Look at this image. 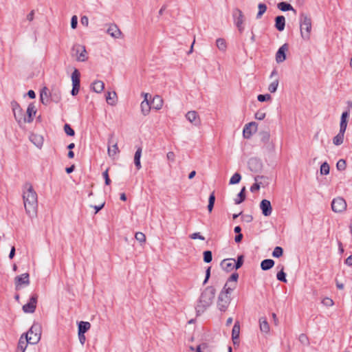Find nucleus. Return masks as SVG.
Instances as JSON below:
<instances>
[{
    "instance_id": "f257e3e1",
    "label": "nucleus",
    "mask_w": 352,
    "mask_h": 352,
    "mask_svg": "<svg viewBox=\"0 0 352 352\" xmlns=\"http://www.w3.org/2000/svg\"><path fill=\"white\" fill-rule=\"evenodd\" d=\"M23 188V199L25 212L30 218H33L37 214V194L34 190L32 185L29 182H26Z\"/></svg>"
},
{
    "instance_id": "f03ea898",
    "label": "nucleus",
    "mask_w": 352,
    "mask_h": 352,
    "mask_svg": "<svg viewBox=\"0 0 352 352\" xmlns=\"http://www.w3.org/2000/svg\"><path fill=\"white\" fill-rule=\"evenodd\" d=\"M216 289L212 286H208L201 292L198 300L196 311L198 315L204 313L212 303L214 298Z\"/></svg>"
},
{
    "instance_id": "7ed1b4c3",
    "label": "nucleus",
    "mask_w": 352,
    "mask_h": 352,
    "mask_svg": "<svg viewBox=\"0 0 352 352\" xmlns=\"http://www.w3.org/2000/svg\"><path fill=\"white\" fill-rule=\"evenodd\" d=\"M300 34L302 39L308 41L311 32V19L305 12H301L299 16Z\"/></svg>"
},
{
    "instance_id": "20e7f679",
    "label": "nucleus",
    "mask_w": 352,
    "mask_h": 352,
    "mask_svg": "<svg viewBox=\"0 0 352 352\" xmlns=\"http://www.w3.org/2000/svg\"><path fill=\"white\" fill-rule=\"evenodd\" d=\"M41 325L38 322H34L29 331L23 335L24 337L27 336L29 344H36L41 339Z\"/></svg>"
},
{
    "instance_id": "39448f33",
    "label": "nucleus",
    "mask_w": 352,
    "mask_h": 352,
    "mask_svg": "<svg viewBox=\"0 0 352 352\" xmlns=\"http://www.w3.org/2000/svg\"><path fill=\"white\" fill-rule=\"evenodd\" d=\"M72 55L76 56V60L80 62H85L87 60V53L84 45L75 44L72 48Z\"/></svg>"
},
{
    "instance_id": "423d86ee",
    "label": "nucleus",
    "mask_w": 352,
    "mask_h": 352,
    "mask_svg": "<svg viewBox=\"0 0 352 352\" xmlns=\"http://www.w3.org/2000/svg\"><path fill=\"white\" fill-rule=\"evenodd\" d=\"M16 121L21 124L25 123V115L19 104L16 100H12L10 103Z\"/></svg>"
},
{
    "instance_id": "0eeeda50",
    "label": "nucleus",
    "mask_w": 352,
    "mask_h": 352,
    "mask_svg": "<svg viewBox=\"0 0 352 352\" xmlns=\"http://www.w3.org/2000/svg\"><path fill=\"white\" fill-rule=\"evenodd\" d=\"M72 89L71 94L75 96L78 94L80 86V74L77 69H75L72 74Z\"/></svg>"
},
{
    "instance_id": "6e6552de",
    "label": "nucleus",
    "mask_w": 352,
    "mask_h": 352,
    "mask_svg": "<svg viewBox=\"0 0 352 352\" xmlns=\"http://www.w3.org/2000/svg\"><path fill=\"white\" fill-rule=\"evenodd\" d=\"M346 201L341 197L334 198L331 202L332 210L337 213L344 212L346 209Z\"/></svg>"
},
{
    "instance_id": "1a4fd4ad",
    "label": "nucleus",
    "mask_w": 352,
    "mask_h": 352,
    "mask_svg": "<svg viewBox=\"0 0 352 352\" xmlns=\"http://www.w3.org/2000/svg\"><path fill=\"white\" fill-rule=\"evenodd\" d=\"M231 301L230 295H227L224 292H220L218 296L217 307L218 309L223 312H225Z\"/></svg>"
},
{
    "instance_id": "9d476101",
    "label": "nucleus",
    "mask_w": 352,
    "mask_h": 352,
    "mask_svg": "<svg viewBox=\"0 0 352 352\" xmlns=\"http://www.w3.org/2000/svg\"><path fill=\"white\" fill-rule=\"evenodd\" d=\"M37 300L38 295L36 294H32L30 298L29 302L23 306V311L27 314H33L36 308Z\"/></svg>"
},
{
    "instance_id": "9b49d317",
    "label": "nucleus",
    "mask_w": 352,
    "mask_h": 352,
    "mask_svg": "<svg viewBox=\"0 0 352 352\" xmlns=\"http://www.w3.org/2000/svg\"><path fill=\"white\" fill-rule=\"evenodd\" d=\"M233 18L234 19V23L237 27L239 31L242 32L244 30V27L243 25L244 21V15L242 11L239 8H235L233 10Z\"/></svg>"
},
{
    "instance_id": "f8f14e48",
    "label": "nucleus",
    "mask_w": 352,
    "mask_h": 352,
    "mask_svg": "<svg viewBox=\"0 0 352 352\" xmlns=\"http://www.w3.org/2000/svg\"><path fill=\"white\" fill-rule=\"evenodd\" d=\"M113 134H111L108 139V148L107 153L111 158H114V156L120 153L117 142H113L112 140Z\"/></svg>"
},
{
    "instance_id": "ddd939ff",
    "label": "nucleus",
    "mask_w": 352,
    "mask_h": 352,
    "mask_svg": "<svg viewBox=\"0 0 352 352\" xmlns=\"http://www.w3.org/2000/svg\"><path fill=\"white\" fill-rule=\"evenodd\" d=\"M30 276L28 273H24L20 276L15 277V286L16 289H20L22 285H28L30 284Z\"/></svg>"
},
{
    "instance_id": "4468645a",
    "label": "nucleus",
    "mask_w": 352,
    "mask_h": 352,
    "mask_svg": "<svg viewBox=\"0 0 352 352\" xmlns=\"http://www.w3.org/2000/svg\"><path fill=\"white\" fill-rule=\"evenodd\" d=\"M257 123L251 122L245 125L243 131V135L246 139H250L252 135V129L256 132L257 129Z\"/></svg>"
},
{
    "instance_id": "2eb2a0df",
    "label": "nucleus",
    "mask_w": 352,
    "mask_h": 352,
    "mask_svg": "<svg viewBox=\"0 0 352 352\" xmlns=\"http://www.w3.org/2000/svg\"><path fill=\"white\" fill-rule=\"evenodd\" d=\"M288 50L287 43L283 44L276 54V61L278 63H283L286 60V52Z\"/></svg>"
},
{
    "instance_id": "dca6fc26",
    "label": "nucleus",
    "mask_w": 352,
    "mask_h": 352,
    "mask_svg": "<svg viewBox=\"0 0 352 352\" xmlns=\"http://www.w3.org/2000/svg\"><path fill=\"white\" fill-rule=\"evenodd\" d=\"M260 208L262 210V214L268 217L272 214V207L271 203L267 199H263L260 203Z\"/></svg>"
},
{
    "instance_id": "f3484780",
    "label": "nucleus",
    "mask_w": 352,
    "mask_h": 352,
    "mask_svg": "<svg viewBox=\"0 0 352 352\" xmlns=\"http://www.w3.org/2000/svg\"><path fill=\"white\" fill-rule=\"evenodd\" d=\"M36 113V107L34 103H30L27 109V116H25V123L32 122L34 120V117Z\"/></svg>"
},
{
    "instance_id": "a211bd4d",
    "label": "nucleus",
    "mask_w": 352,
    "mask_h": 352,
    "mask_svg": "<svg viewBox=\"0 0 352 352\" xmlns=\"http://www.w3.org/2000/svg\"><path fill=\"white\" fill-rule=\"evenodd\" d=\"M186 119L195 126H199L201 124L200 118L195 111H190L186 114Z\"/></svg>"
},
{
    "instance_id": "6ab92c4d",
    "label": "nucleus",
    "mask_w": 352,
    "mask_h": 352,
    "mask_svg": "<svg viewBox=\"0 0 352 352\" xmlns=\"http://www.w3.org/2000/svg\"><path fill=\"white\" fill-rule=\"evenodd\" d=\"M234 262H235V259H234V258H227V259H223L221 262L220 265H221V268L223 270H225V271L228 272H230L232 270L235 269Z\"/></svg>"
},
{
    "instance_id": "aec40b11",
    "label": "nucleus",
    "mask_w": 352,
    "mask_h": 352,
    "mask_svg": "<svg viewBox=\"0 0 352 352\" xmlns=\"http://www.w3.org/2000/svg\"><path fill=\"white\" fill-rule=\"evenodd\" d=\"M144 100L141 102V111L144 116H146L150 113L151 104L148 100V94H144Z\"/></svg>"
},
{
    "instance_id": "412c9836",
    "label": "nucleus",
    "mask_w": 352,
    "mask_h": 352,
    "mask_svg": "<svg viewBox=\"0 0 352 352\" xmlns=\"http://www.w3.org/2000/svg\"><path fill=\"white\" fill-rule=\"evenodd\" d=\"M107 32L115 38H120L122 34L120 30L116 24H111L108 28Z\"/></svg>"
},
{
    "instance_id": "4be33fe9",
    "label": "nucleus",
    "mask_w": 352,
    "mask_h": 352,
    "mask_svg": "<svg viewBox=\"0 0 352 352\" xmlns=\"http://www.w3.org/2000/svg\"><path fill=\"white\" fill-rule=\"evenodd\" d=\"M285 27V18L283 15L277 16L275 18V28L277 30L282 32Z\"/></svg>"
},
{
    "instance_id": "5701e85b",
    "label": "nucleus",
    "mask_w": 352,
    "mask_h": 352,
    "mask_svg": "<svg viewBox=\"0 0 352 352\" xmlns=\"http://www.w3.org/2000/svg\"><path fill=\"white\" fill-rule=\"evenodd\" d=\"M91 88L96 93H101L104 88V84L101 80H95L91 83Z\"/></svg>"
},
{
    "instance_id": "b1692460",
    "label": "nucleus",
    "mask_w": 352,
    "mask_h": 352,
    "mask_svg": "<svg viewBox=\"0 0 352 352\" xmlns=\"http://www.w3.org/2000/svg\"><path fill=\"white\" fill-rule=\"evenodd\" d=\"M277 8L283 12H287V11L291 10V11H293L295 14L296 13V10L294 9L292 6L287 2L282 1V2L278 3L277 5Z\"/></svg>"
},
{
    "instance_id": "393cba45",
    "label": "nucleus",
    "mask_w": 352,
    "mask_h": 352,
    "mask_svg": "<svg viewBox=\"0 0 352 352\" xmlns=\"http://www.w3.org/2000/svg\"><path fill=\"white\" fill-rule=\"evenodd\" d=\"M274 264H275V262L272 259H270V258L264 259L261 263V268L263 271H267V270H269L271 268H272L274 267Z\"/></svg>"
},
{
    "instance_id": "a878e982",
    "label": "nucleus",
    "mask_w": 352,
    "mask_h": 352,
    "mask_svg": "<svg viewBox=\"0 0 352 352\" xmlns=\"http://www.w3.org/2000/svg\"><path fill=\"white\" fill-rule=\"evenodd\" d=\"M142 147L139 146L134 155V164L137 168V170H140L142 168L141 162H140V158L142 155Z\"/></svg>"
},
{
    "instance_id": "bb28decb",
    "label": "nucleus",
    "mask_w": 352,
    "mask_h": 352,
    "mask_svg": "<svg viewBox=\"0 0 352 352\" xmlns=\"http://www.w3.org/2000/svg\"><path fill=\"white\" fill-rule=\"evenodd\" d=\"M260 330L265 333L270 332V325L266 318L262 317L259 319Z\"/></svg>"
},
{
    "instance_id": "cd10ccee",
    "label": "nucleus",
    "mask_w": 352,
    "mask_h": 352,
    "mask_svg": "<svg viewBox=\"0 0 352 352\" xmlns=\"http://www.w3.org/2000/svg\"><path fill=\"white\" fill-rule=\"evenodd\" d=\"M30 140L38 148L43 145V140L41 135L32 134L30 136Z\"/></svg>"
},
{
    "instance_id": "c85d7f7f",
    "label": "nucleus",
    "mask_w": 352,
    "mask_h": 352,
    "mask_svg": "<svg viewBox=\"0 0 352 352\" xmlns=\"http://www.w3.org/2000/svg\"><path fill=\"white\" fill-rule=\"evenodd\" d=\"M49 94H48V89L46 87H44L40 94V100L43 104L47 105L49 102Z\"/></svg>"
},
{
    "instance_id": "c756f323",
    "label": "nucleus",
    "mask_w": 352,
    "mask_h": 352,
    "mask_svg": "<svg viewBox=\"0 0 352 352\" xmlns=\"http://www.w3.org/2000/svg\"><path fill=\"white\" fill-rule=\"evenodd\" d=\"M28 344H29V342H28L27 336L24 337L23 335H22L19 340L17 348L19 350H21V352H24Z\"/></svg>"
},
{
    "instance_id": "7c9ffc66",
    "label": "nucleus",
    "mask_w": 352,
    "mask_h": 352,
    "mask_svg": "<svg viewBox=\"0 0 352 352\" xmlns=\"http://www.w3.org/2000/svg\"><path fill=\"white\" fill-rule=\"evenodd\" d=\"M91 327V324L89 322L80 321L78 324V332L85 333Z\"/></svg>"
},
{
    "instance_id": "2f4dec72",
    "label": "nucleus",
    "mask_w": 352,
    "mask_h": 352,
    "mask_svg": "<svg viewBox=\"0 0 352 352\" xmlns=\"http://www.w3.org/2000/svg\"><path fill=\"white\" fill-rule=\"evenodd\" d=\"M153 107L157 110L160 109L163 105V100L160 96H155L152 100Z\"/></svg>"
},
{
    "instance_id": "473e14b6",
    "label": "nucleus",
    "mask_w": 352,
    "mask_h": 352,
    "mask_svg": "<svg viewBox=\"0 0 352 352\" xmlns=\"http://www.w3.org/2000/svg\"><path fill=\"white\" fill-rule=\"evenodd\" d=\"M50 100L56 103H58L61 100V94L60 91L58 89L53 90L52 93L50 94Z\"/></svg>"
},
{
    "instance_id": "72a5a7b5",
    "label": "nucleus",
    "mask_w": 352,
    "mask_h": 352,
    "mask_svg": "<svg viewBox=\"0 0 352 352\" xmlns=\"http://www.w3.org/2000/svg\"><path fill=\"white\" fill-rule=\"evenodd\" d=\"M107 102L110 105H115L117 101V96L115 91L108 92L106 97Z\"/></svg>"
},
{
    "instance_id": "f704fd0d",
    "label": "nucleus",
    "mask_w": 352,
    "mask_h": 352,
    "mask_svg": "<svg viewBox=\"0 0 352 352\" xmlns=\"http://www.w3.org/2000/svg\"><path fill=\"white\" fill-rule=\"evenodd\" d=\"M240 324L239 321H236L232 331V338L237 340L239 338Z\"/></svg>"
},
{
    "instance_id": "c9c22d12",
    "label": "nucleus",
    "mask_w": 352,
    "mask_h": 352,
    "mask_svg": "<svg viewBox=\"0 0 352 352\" xmlns=\"http://www.w3.org/2000/svg\"><path fill=\"white\" fill-rule=\"evenodd\" d=\"M279 267L280 265L278 266V268ZM276 278L279 281L287 283L286 274L284 272V267L283 265L280 266V270L276 274Z\"/></svg>"
},
{
    "instance_id": "e433bc0d",
    "label": "nucleus",
    "mask_w": 352,
    "mask_h": 352,
    "mask_svg": "<svg viewBox=\"0 0 352 352\" xmlns=\"http://www.w3.org/2000/svg\"><path fill=\"white\" fill-rule=\"evenodd\" d=\"M238 198L234 199L235 204H240L245 199V187H243L237 195Z\"/></svg>"
},
{
    "instance_id": "4c0bfd02",
    "label": "nucleus",
    "mask_w": 352,
    "mask_h": 352,
    "mask_svg": "<svg viewBox=\"0 0 352 352\" xmlns=\"http://www.w3.org/2000/svg\"><path fill=\"white\" fill-rule=\"evenodd\" d=\"M258 13L256 14V19H259L262 17L263 14L266 12L267 10V6L263 3H260L258 5Z\"/></svg>"
},
{
    "instance_id": "58836bf2",
    "label": "nucleus",
    "mask_w": 352,
    "mask_h": 352,
    "mask_svg": "<svg viewBox=\"0 0 352 352\" xmlns=\"http://www.w3.org/2000/svg\"><path fill=\"white\" fill-rule=\"evenodd\" d=\"M216 45L218 49L222 52L226 51L227 45L225 39L219 38L216 41Z\"/></svg>"
},
{
    "instance_id": "ea45409f",
    "label": "nucleus",
    "mask_w": 352,
    "mask_h": 352,
    "mask_svg": "<svg viewBox=\"0 0 352 352\" xmlns=\"http://www.w3.org/2000/svg\"><path fill=\"white\" fill-rule=\"evenodd\" d=\"M215 202V195L214 192H212L208 198V210L209 212H211L212 211V209L214 208Z\"/></svg>"
},
{
    "instance_id": "a19ab883",
    "label": "nucleus",
    "mask_w": 352,
    "mask_h": 352,
    "mask_svg": "<svg viewBox=\"0 0 352 352\" xmlns=\"http://www.w3.org/2000/svg\"><path fill=\"white\" fill-rule=\"evenodd\" d=\"M204 261L206 263H210L212 260V253L210 250H206L203 253Z\"/></svg>"
},
{
    "instance_id": "79ce46f5",
    "label": "nucleus",
    "mask_w": 352,
    "mask_h": 352,
    "mask_svg": "<svg viewBox=\"0 0 352 352\" xmlns=\"http://www.w3.org/2000/svg\"><path fill=\"white\" fill-rule=\"evenodd\" d=\"M349 117V111H344L341 115L340 125L347 126V123H348L347 119Z\"/></svg>"
},
{
    "instance_id": "37998d69",
    "label": "nucleus",
    "mask_w": 352,
    "mask_h": 352,
    "mask_svg": "<svg viewBox=\"0 0 352 352\" xmlns=\"http://www.w3.org/2000/svg\"><path fill=\"white\" fill-rule=\"evenodd\" d=\"M329 165L327 162L322 163L320 166V172L321 175H327L329 173Z\"/></svg>"
},
{
    "instance_id": "c03bdc74",
    "label": "nucleus",
    "mask_w": 352,
    "mask_h": 352,
    "mask_svg": "<svg viewBox=\"0 0 352 352\" xmlns=\"http://www.w3.org/2000/svg\"><path fill=\"white\" fill-rule=\"evenodd\" d=\"M344 135L338 133L333 139V143L336 145H340L343 143Z\"/></svg>"
},
{
    "instance_id": "a18cd8bd",
    "label": "nucleus",
    "mask_w": 352,
    "mask_h": 352,
    "mask_svg": "<svg viewBox=\"0 0 352 352\" xmlns=\"http://www.w3.org/2000/svg\"><path fill=\"white\" fill-rule=\"evenodd\" d=\"M260 165L259 161L256 158H251L248 162V166L251 170L257 168Z\"/></svg>"
},
{
    "instance_id": "49530a36",
    "label": "nucleus",
    "mask_w": 352,
    "mask_h": 352,
    "mask_svg": "<svg viewBox=\"0 0 352 352\" xmlns=\"http://www.w3.org/2000/svg\"><path fill=\"white\" fill-rule=\"evenodd\" d=\"M278 82L279 81L278 78L272 82L268 86L269 91L271 93L276 92L278 86Z\"/></svg>"
},
{
    "instance_id": "de8ad7c7",
    "label": "nucleus",
    "mask_w": 352,
    "mask_h": 352,
    "mask_svg": "<svg viewBox=\"0 0 352 352\" xmlns=\"http://www.w3.org/2000/svg\"><path fill=\"white\" fill-rule=\"evenodd\" d=\"M241 179V175L239 173H236L230 178L229 184H236L240 182Z\"/></svg>"
},
{
    "instance_id": "09e8293b",
    "label": "nucleus",
    "mask_w": 352,
    "mask_h": 352,
    "mask_svg": "<svg viewBox=\"0 0 352 352\" xmlns=\"http://www.w3.org/2000/svg\"><path fill=\"white\" fill-rule=\"evenodd\" d=\"M283 254V249L280 246H276L272 252V256L275 258H279Z\"/></svg>"
},
{
    "instance_id": "8fccbe9b",
    "label": "nucleus",
    "mask_w": 352,
    "mask_h": 352,
    "mask_svg": "<svg viewBox=\"0 0 352 352\" xmlns=\"http://www.w3.org/2000/svg\"><path fill=\"white\" fill-rule=\"evenodd\" d=\"M244 256L243 255H239L237 256V260L234 262V267L236 270L239 269L243 264Z\"/></svg>"
},
{
    "instance_id": "3c124183",
    "label": "nucleus",
    "mask_w": 352,
    "mask_h": 352,
    "mask_svg": "<svg viewBox=\"0 0 352 352\" xmlns=\"http://www.w3.org/2000/svg\"><path fill=\"white\" fill-rule=\"evenodd\" d=\"M346 167V161L343 159H340L336 164V168L338 170H344Z\"/></svg>"
},
{
    "instance_id": "603ef678",
    "label": "nucleus",
    "mask_w": 352,
    "mask_h": 352,
    "mask_svg": "<svg viewBox=\"0 0 352 352\" xmlns=\"http://www.w3.org/2000/svg\"><path fill=\"white\" fill-rule=\"evenodd\" d=\"M64 131L69 136H74L75 135L74 130L71 127L69 124L64 125Z\"/></svg>"
},
{
    "instance_id": "864d4df0",
    "label": "nucleus",
    "mask_w": 352,
    "mask_h": 352,
    "mask_svg": "<svg viewBox=\"0 0 352 352\" xmlns=\"http://www.w3.org/2000/svg\"><path fill=\"white\" fill-rule=\"evenodd\" d=\"M270 138V134L269 131H262L261 132V141L266 144L269 142Z\"/></svg>"
},
{
    "instance_id": "5fc2aeb1",
    "label": "nucleus",
    "mask_w": 352,
    "mask_h": 352,
    "mask_svg": "<svg viewBox=\"0 0 352 352\" xmlns=\"http://www.w3.org/2000/svg\"><path fill=\"white\" fill-rule=\"evenodd\" d=\"M135 239L138 241L140 243H145L146 241V236L144 233L141 232H138L135 234Z\"/></svg>"
},
{
    "instance_id": "6e6d98bb",
    "label": "nucleus",
    "mask_w": 352,
    "mask_h": 352,
    "mask_svg": "<svg viewBox=\"0 0 352 352\" xmlns=\"http://www.w3.org/2000/svg\"><path fill=\"white\" fill-rule=\"evenodd\" d=\"M272 98L271 96L269 94H259L258 96H257V100L259 101V102H265V101H269Z\"/></svg>"
},
{
    "instance_id": "4d7b16f0",
    "label": "nucleus",
    "mask_w": 352,
    "mask_h": 352,
    "mask_svg": "<svg viewBox=\"0 0 352 352\" xmlns=\"http://www.w3.org/2000/svg\"><path fill=\"white\" fill-rule=\"evenodd\" d=\"M234 287H235V285L233 286V287H231L230 286L228 287V283H226L221 292H224L227 295H229L233 291Z\"/></svg>"
},
{
    "instance_id": "13d9d810",
    "label": "nucleus",
    "mask_w": 352,
    "mask_h": 352,
    "mask_svg": "<svg viewBox=\"0 0 352 352\" xmlns=\"http://www.w3.org/2000/svg\"><path fill=\"white\" fill-rule=\"evenodd\" d=\"M322 304L327 307H331L333 305L334 302L333 300L330 298H324L322 301Z\"/></svg>"
},
{
    "instance_id": "bf43d9fd",
    "label": "nucleus",
    "mask_w": 352,
    "mask_h": 352,
    "mask_svg": "<svg viewBox=\"0 0 352 352\" xmlns=\"http://www.w3.org/2000/svg\"><path fill=\"white\" fill-rule=\"evenodd\" d=\"M108 171H109V168H107L104 172H103L102 173V176L104 179V183L106 185H109L111 182L109 177V173H108Z\"/></svg>"
},
{
    "instance_id": "052dcab7",
    "label": "nucleus",
    "mask_w": 352,
    "mask_h": 352,
    "mask_svg": "<svg viewBox=\"0 0 352 352\" xmlns=\"http://www.w3.org/2000/svg\"><path fill=\"white\" fill-rule=\"evenodd\" d=\"M299 341L303 344H307L309 343L308 338L304 333H302L299 336Z\"/></svg>"
},
{
    "instance_id": "680f3d73",
    "label": "nucleus",
    "mask_w": 352,
    "mask_h": 352,
    "mask_svg": "<svg viewBox=\"0 0 352 352\" xmlns=\"http://www.w3.org/2000/svg\"><path fill=\"white\" fill-rule=\"evenodd\" d=\"M78 25V18L76 15L73 16L71 19V28L76 29Z\"/></svg>"
},
{
    "instance_id": "e2e57ef3",
    "label": "nucleus",
    "mask_w": 352,
    "mask_h": 352,
    "mask_svg": "<svg viewBox=\"0 0 352 352\" xmlns=\"http://www.w3.org/2000/svg\"><path fill=\"white\" fill-rule=\"evenodd\" d=\"M190 237L192 239H198L203 240V241L205 240V238L202 235H201L199 232H195V233L190 234Z\"/></svg>"
},
{
    "instance_id": "0e129e2a",
    "label": "nucleus",
    "mask_w": 352,
    "mask_h": 352,
    "mask_svg": "<svg viewBox=\"0 0 352 352\" xmlns=\"http://www.w3.org/2000/svg\"><path fill=\"white\" fill-rule=\"evenodd\" d=\"M265 113H264L263 111H258L255 113V118L256 120H262L265 118Z\"/></svg>"
},
{
    "instance_id": "69168bd1",
    "label": "nucleus",
    "mask_w": 352,
    "mask_h": 352,
    "mask_svg": "<svg viewBox=\"0 0 352 352\" xmlns=\"http://www.w3.org/2000/svg\"><path fill=\"white\" fill-rule=\"evenodd\" d=\"M261 187V183L259 182H255L251 187L250 190L252 192H254L256 191H258L260 189Z\"/></svg>"
},
{
    "instance_id": "338daca9",
    "label": "nucleus",
    "mask_w": 352,
    "mask_h": 352,
    "mask_svg": "<svg viewBox=\"0 0 352 352\" xmlns=\"http://www.w3.org/2000/svg\"><path fill=\"white\" fill-rule=\"evenodd\" d=\"M239 278V274L237 272H234L232 274V275L230 276V278L228 280V282H236Z\"/></svg>"
},
{
    "instance_id": "774afa93",
    "label": "nucleus",
    "mask_w": 352,
    "mask_h": 352,
    "mask_svg": "<svg viewBox=\"0 0 352 352\" xmlns=\"http://www.w3.org/2000/svg\"><path fill=\"white\" fill-rule=\"evenodd\" d=\"M78 339L81 344H84L86 340V338L84 333L78 332Z\"/></svg>"
}]
</instances>
